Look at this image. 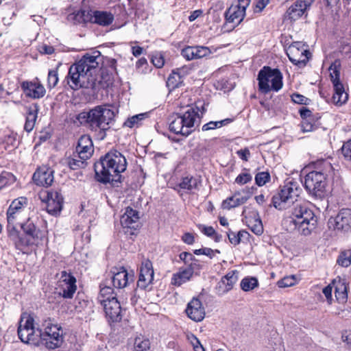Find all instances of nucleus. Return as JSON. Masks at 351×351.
<instances>
[{
  "instance_id": "nucleus-34",
  "label": "nucleus",
  "mask_w": 351,
  "mask_h": 351,
  "mask_svg": "<svg viewBox=\"0 0 351 351\" xmlns=\"http://www.w3.org/2000/svg\"><path fill=\"white\" fill-rule=\"evenodd\" d=\"M244 291H250L258 287V281L255 277L247 276L242 279L240 284Z\"/></svg>"
},
{
  "instance_id": "nucleus-53",
  "label": "nucleus",
  "mask_w": 351,
  "mask_h": 351,
  "mask_svg": "<svg viewBox=\"0 0 351 351\" xmlns=\"http://www.w3.org/2000/svg\"><path fill=\"white\" fill-rule=\"evenodd\" d=\"M191 263L186 267L188 269H190L191 274L193 275L195 272L199 271L202 269V265L199 264V261L193 257L191 259Z\"/></svg>"
},
{
  "instance_id": "nucleus-40",
  "label": "nucleus",
  "mask_w": 351,
  "mask_h": 351,
  "mask_svg": "<svg viewBox=\"0 0 351 351\" xmlns=\"http://www.w3.org/2000/svg\"><path fill=\"white\" fill-rule=\"evenodd\" d=\"M317 119L315 117L310 119H305L304 121H302L301 122V130L303 132H309L315 130L317 126Z\"/></svg>"
},
{
  "instance_id": "nucleus-27",
  "label": "nucleus",
  "mask_w": 351,
  "mask_h": 351,
  "mask_svg": "<svg viewBox=\"0 0 351 351\" xmlns=\"http://www.w3.org/2000/svg\"><path fill=\"white\" fill-rule=\"evenodd\" d=\"M193 274L190 269H188L186 267H180L178 272L173 274L171 284L179 287L190 280Z\"/></svg>"
},
{
  "instance_id": "nucleus-64",
  "label": "nucleus",
  "mask_w": 351,
  "mask_h": 351,
  "mask_svg": "<svg viewBox=\"0 0 351 351\" xmlns=\"http://www.w3.org/2000/svg\"><path fill=\"white\" fill-rule=\"evenodd\" d=\"M343 152L345 157L351 160V141L348 142L343 147Z\"/></svg>"
},
{
  "instance_id": "nucleus-56",
  "label": "nucleus",
  "mask_w": 351,
  "mask_h": 351,
  "mask_svg": "<svg viewBox=\"0 0 351 351\" xmlns=\"http://www.w3.org/2000/svg\"><path fill=\"white\" fill-rule=\"evenodd\" d=\"M23 230L25 232L27 236L30 237L32 239L34 238L36 235V227L33 223H28L27 228L23 225Z\"/></svg>"
},
{
  "instance_id": "nucleus-18",
  "label": "nucleus",
  "mask_w": 351,
  "mask_h": 351,
  "mask_svg": "<svg viewBox=\"0 0 351 351\" xmlns=\"http://www.w3.org/2000/svg\"><path fill=\"white\" fill-rule=\"evenodd\" d=\"M185 311L187 316L194 322H201L205 317L204 308L201 301L195 298L188 303Z\"/></svg>"
},
{
  "instance_id": "nucleus-20",
  "label": "nucleus",
  "mask_w": 351,
  "mask_h": 351,
  "mask_svg": "<svg viewBox=\"0 0 351 351\" xmlns=\"http://www.w3.org/2000/svg\"><path fill=\"white\" fill-rule=\"evenodd\" d=\"M238 280V272L236 270L230 271L219 282L217 290L219 295H222L230 291Z\"/></svg>"
},
{
  "instance_id": "nucleus-23",
  "label": "nucleus",
  "mask_w": 351,
  "mask_h": 351,
  "mask_svg": "<svg viewBox=\"0 0 351 351\" xmlns=\"http://www.w3.org/2000/svg\"><path fill=\"white\" fill-rule=\"evenodd\" d=\"M106 317L109 322H117L121 319V307L118 300L108 302L103 306Z\"/></svg>"
},
{
  "instance_id": "nucleus-42",
  "label": "nucleus",
  "mask_w": 351,
  "mask_h": 351,
  "mask_svg": "<svg viewBox=\"0 0 351 351\" xmlns=\"http://www.w3.org/2000/svg\"><path fill=\"white\" fill-rule=\"evenodd\" d=\"M248 227L256 235H261L263 232V226L259 218L250 221Z\"/></svg>"
},
{
  "instance_id": "nucleus-46",
  "label": "nucleus",
  "mask_w": 351,
  "mask_h": 351,
  "mask_svg": "<svg viewBox=\"0 0 351 351\" xmlns=\"http://www.w3.org/2000/svg\"><path fill=\"white\" fill-rule=\"evenodd\" d=\"M269 180L270 175L265 171L258 173L255 176L256 184L259 186L265 185Z\"/></svg>"
},
{
  "instance_id": "nucleus-61",
  "label": "nucleus",
  "mask_w": 351,
  "mask_h": 351,
  "mask_svg": "<svg viewBox=\"0 0 351 351\" xmlns=\"http://www.w3.org/2000/svg\"><path fill=\"white\" fill-rule=\"evenodd\" d=\"M269 0H258L256 3L254 12H261L269 3Z\"/></svg>"
},
{
  "instance_id": "nucleus-48",
  "label": "nucleus",
  "mask_w": 351,
  "mask_h": 351,
  "mask_svg": "<svg viewBox=\"0 0 351 351\" xmlns=\"http://www.w3.org/2000/svg\"><path fill=\"white\" fill-rule=\"evenodd\" d=\"M193 252L196 255H206L212 258L215 256V254H219L220 251L218 250H214L209 247H202L198 250H195Z\"/></svg>"
},
{
  "instance_id": "nucleus-63",
  "label": "nucleus",
  "mask_w": 351,
  "mask_h": 351,
  "mask_svg": "<svg viewBox=\"0 0 351 351\" xmlns=\"http://www.w3.org/2000/svg\"><path fill=\"white\" fill-rule=\"evenodd\" d=\"M342 340L351 349V331H346L342 335Z\"/></svg>"
},
{
  "instance_id": "nucleus-33",
  "label": "nucleus",
  "mask_w": 351,
  "mask_h": 351,
  "mask_svg": "<svg viewBox=\"0 0 351 351\" xmlns=\"http://www.w3.org/2000/svg\"><path fill=\"white\" fill-rule=\"evenodd\" d=\"M147 117V113H141L129 117L123 123V125L130 128H138L142 124V121Z\"/></svg>"
},
{
  "instance_id": "nucleus-26",
  "label": "nucleus",
  "mask_w": 351,
  "mask_h": 351,
  "mask_svg": "<svg viewBox=\"0 0 351 351\" xmlns=\"http://www.w3.org/2000/svg\"><path fill=\"white\" fill-rule=\"evenodd\" d=\"M334 94L332 97L335 105L341 106L346 104L348 99V94L345 91L342 84H336L333 85Z\"/></svg>"
},
{
  "instance_id": "nucleus-2",
  "label": "nucleus",
  "mask_w": 351,
  "mask_h": 351,
  "mask_svg": "<svg viewBox=\"0 0 351 351\" xmlns=\"http://www.w3.org/2000/svg\"><path fill=\"white\" fill-rule=\"evenodd\" d=\"M24 319L25 323L23 333L25 332L27 337L25 340L23 339V343L36 346L41 339L48 349L54 350L62 346L64 341L63 330L60 325L54 324L52 319L48 318L44 321V331L42 332L39 326L35 323L32 315L23 316Z\"/></svg>"
},
{
  "instance_id": "nucleus-54",
  "label": "nucleus",
  "mask_w": 351,
  "mask_h": 351,
  "mask_svg": "<svg viewBox=\"0 0 351 351\" xmlns=\"http://www.w3.org/2000/svg\"><path fill=\"white\" fill-rule=\"evenodd\" d=\"M199 230L208 237H213L216 234L215 229L212 226H206L204 225H199Z\"/></svg>"
},
{
  "instance_id": "nucleus-19",
  "label": "nucleus",
  "mask_w": 351,
  "mask_h": 351,
  "mask_svg": "<svg viewBox=\"0 0 351 351\" xmlns=\"http://www.w3.org/2000/svg\"><path fill=\"white\" fill-rule=\"evenodd\" d=\"M93 153V142L89 136H82L76 147L77 156L82 160H88Z\"/></svg>"
},
{
  "instance_id": "nucleus-50",
  "label": "nucleus",
  "mask_w": 351,
  "mask_h": 351,
  "mask_svg": "<svg viewBox=\"0 0 351 351\" xmlns=\"http://www.w3.org/2000/svg\"><path fill=\"white\" fill-rule=\"evenodd\" d=\"M15 180L14 176L8 172H3L0 175V189L7 185L9 182H12Z\"/></svg>"
},
{
  "instance_id": "nucleus-3",
  "label": "nucleus",
  "mask_w": 351,
  "mask_h": 351,
  "mask_svg": "<svg viewBox=\"0 0 351 351\" xmlns=\"http://www.w3.org/2000/svg\"><path fill=\"white\" fill-rule=\"evenodd\" d=\"M103 56L99 51L86 53L72 64L66 76L67 83L73 90L81 88H93L95 85V75L98 71Z\"/></svg>"
},
{
  "instance_id": "nucleus-43",
  "label": "nucleus",
  "mask_w": 351,
  "mask_h": 351,
  "mask_svg": "<svg viewBox=\"0 0 351 351\" xmlns=\"http://www.w3.org/2000/svg\"><path fill=\"white\" fill-rule=\"evenodd\" d=\"M337 263L345 267L350 266L351 265V251L342 252L337 258Z\"/></svg>"
},
{
  "instance_id": "nucleus-5",
  "label": "nucleus",
  "mask_w": 351,
  "mask_h": 351,
  "mask_svg": "<svg viewBox=\"0 0 351 351\" xmlns=\"http://www.w3.org/2000/svg\"><path fill=\"white\" fill-rule=\"evenodd\" d=\"M114 112L108 106H97L88 112H82L77 119L82 125H86L92 131L99 132L98 138L101 140L106 137V131L113 122Z\"/></svg>"
},
{
  "instance_id": "nucleus-37",
  "label": "nucleus",
  "mask_w": 351,
  "mask_h": 351,
  "mask_svg": "<svg viewBox=\"0 0 351 351\" xmlns=\"http://www.w3.org/2000/svg\"><path fill=\"white\" fill-rule=\"evenodd\" d=\"M233 121L232 119L227 118L221 121H210L202 126L203 131H208L216 128H220Z\"/></svg>"
},
{
  "instance_id": "nucleus-49",
  "label": "nucleus",
  "mask_w": 351,
  "mask_h": 351,
  "mask_svg": "<svg viewBox=\"0 0 351 351\" xmlns=\"http://www.w3.org/2000/svg\"><path fill=\"white\" fill-rule=\"evenodd\" d=\"M296 282V278L294 276H290L283 278L278 282L279 287L285 288L294 285Z\"/></svg>"
},
{
  "instance_id": "nucleus-6",
  "label": "nucleus",
  "mask_w": 351,
  "mask_h": 351,
  "mask_svg": "<svg viewBox=\"0 0 351 351\" xmlns=\"http://www.w3.org/2000/svg\"><path fill=\"white\" fill-rule=\"evenodd\" d=\"M333 172L332 165L327 160L319 161L317 169L307 173L304 178V188L312 197L322 199L328 193L327 178Z\"/></svg>"
},
{
  "instance_id": "nucleus-8",
  "label": "nucleus",
  "mask_w": 351,
  "mask_h": 351,
  "mask_svg": "<svg viewBox=\"0 0 351 351\" xmlns=\"http://www.w3.org/2000/svg\"><path fill=\"white\" fill-rule=\"evenodd\" d=\"M7 230L9 238L19 250H22V197L14 199L7 210Z\"/></svg>"
},
{
  "instance_id": "nucleus-52",
  "label": "nucleus",
  "mask_w": 351,
  "mask_h": 351,
  "mask_svg": "<svg viewBox=\"0 0 351 351\" xmlns=\"http://www.w3.org/2000/svg\"><path fill=\"white\" fill-rule=\"evenodd\" d=\"M193 46H187L182 49L181 55L186 60H194V53H193Z\"/></svg>"
},
{
  "instance_id": "nucleus-59",
  "label": "nucleus",
  "mask_w": 351,
  "mask_h": 351,
  "mask_svg": "<svg viewBox=\"0 0 351 351\" xmlns=\"http://www.w3.org/2000/svg\"><path fill=\"white\" fill-rule=\"evenodd\" d=\"M237 154L243 160L247 161L250 156V152L247 148H245L238 150Z\"/></svg>"
},
{
  "instance_id": "nucleus-31",
  "label": "nucleus",
  "mask_w": 351,
  "mask_h": 351,
  "mask_svg": "<svg viewBox=\"0 0 351 351\" xmlns=\"http://www.w3.org/2000/svg\"><path fill=\"white\" fill-rule=\"evenodd\" d=\"M246 201V197H237L236 195H233L223 200L221 206L223 209L230 210L244 204Z\"/></svg>"
},
{
  "instance_id": "nucleus-11",
  "label": "nucleus",
  "mask_w": 351,
  "mask_h": 351,
  "mask_svg": "<svg viewBox=\"0 0 351 351\" xmlns=\"http://www.w3.org/2000/svg\"><path fill=\"white\" fill-rule=\"evenodd\" d=\"M289 60L295 65L304 66L308 62L310 52L302 42H293L286 49Z\"/></svg>"
},
{
  "instance_id": "nucleus-14",
  "label": "nucleus",
  "mask_w": 351,
  "mask_h": 351,
  "mask_svg": "<svg viewBox=\"0 0 351 351\" xmlns=\"http://www.w3.org/2000/svg\"><path fill=\"white\" fill-rule=\"evenodd\" d=\"M154 271L152 262L145 259L141 262L137 287L141 289H147L154 280Z\"/></svg>"
},
{
  "instance_id": "nucleus-45",
  "label": "nucleus",
  "mask_w": 351,
  "mask_h": 351,
  "mask_svg": "<svg viewBox=\"0 0 351 351\" xmlns=\"http://www.w3.org/2000/svg\"><path fill=\"white\" fill-rule=\"evenodd\" d=\"M58 82V74L57 70H50L47 77V86L49 88H54Z\"/></svg>"
},
{
  "instance_id": "nucleus-55",
  "label": "nucleus",
  "mask_w": 351,
  "mask_h": 351,
  "mask_svg": "<svg viewBox=\"0 0 351 351\" xmlns=\"http://www.w3.org/2000/svg\"><path fill=\"white\" fill-rule=\"evenodd\" d=\"M291 99L292 101L298 104H306L308 101V98L304 97V95L294 93L291 95Z\"/></svg>"
},
{
  "instance_id": "nucleus-39",
  "label": "nucleus",
  "mask_w": 351,
  "mask_h": 351,
  "mask_svg": "<svg viewBox=\"0 0 351 351\" xmlns=\"http://www.w3.org/2000/svg\"><path fill=\"white\" fill-rule=\"evenodd\" d=\"M37 118V109L30 110L26 116L24 129L30 132L33 130Z\"/></svg>"
},
{
  "instance_id": "nucleus-21",
  "label": "nucleus",
  "mask_w": 351,
  "mask_h": 351,
  "mask_svg": "<svg viewBox=\"0 0 351 351\" xmlns=\"http://www.w3.org/2000/svg\"><path fill=\"white\" fill-rule=\"evenodd\" d=\"M53 178V171L45 167L38 169L32 177L36 184L43 186H50Z\"/></svg>"
},
{
  "instance_id": "nucleus-7",
  "label": "nucleus",
  "mask_w": 351,
  "mask_h": 351,
  "mask_svg": "<svg viewBox=\"0 0 351 351\" xmlns=\"http://www.w3.org/2000/svg\"><path fill=\"white\" fill-rule=\"evenodd\" d=\"M197 107L189 106L183 114H176L170 118L169 130L176 134L188 136L199 124V116Z\"/></svg>"
},
{
  "instance_id": "nucleus-4",
  "label": "nucleus",
  "mask_w": 351,
  "mask_h": 351,
  "mask_svg": "<svg viewBox=\"0 0 351 351\" xmlns=\"http://www.w3.org/2000/svg\"><path fill=\"white\" fill-rule=\"evenodd\" d=\"M126 167L125 156L117 150L110 151L95 164L97 180L102 183H119L121 182V173L125 171Z\"/></svg>"
},
{
  "instance_id": "nucleus-28",
  "label": "nucleus",
  "mask_w": 351,
  "mask_h": 351,
  "mask_svg": "<svg viewBox=\"0 0 351 351\" xmlns=\"http://www.w3.org/2000/svg\"><path fill=\"white\" fill-rule=\"evenodd\" d=\"M184 68L173 71L167 80V86L170 90L178 88L183 82Z\"/></svg>"
},
{
  "instance_id": "nucleus-47",
  "label": "nucleus",
  "mask_w": 351,
  "mask_h": 351,
  "mask_svg": "<svg viewBox=\"0 0 351 351\" xmlns=\"http://www.w3.org/2000/svg\"><path fill=\"white\" fill-rule=\"evenodd\" d=\"M252 180V175L245 169V171L240 173L235 179V182L240 185H243L251 182Z\"/></svg>"
},
{
  "instance_id": "nucleus-44",
  "label": "nucleus",
  "mask_w": 351,
  "mask_h": 351,
  "mask_svg": "<svg viewBox=\"0 0 351 351\" xmlns=\"http://www.w3.org/2000/svg\"><path fill=\"white\" fill-rule=\"evenodd\" d=\"M69 17L72 18L77 23H86L89 21V13L86 11H78L77 12L70 15Z\"/></svg>"
},
{
  "instance_id": "nucleus-60",
  "label": "nucleus",
  "mask_w": 351,
  "mask_h": 351,
  "mask_svg": "<svg viewBox=\"0 0 351 351\" xmlns=\"http://www.w3.org/2000/svg\"><path fill=\"white\" fill-rule=\"evenodd\" d=\"M190 339H191V342L193 346V348L195 351H199V350H202V351H204L203 346L200 343V341L195 335H191V337Z\"/></svg>"
},
{
  "instance_id": "nucleus-1",
  "label": "nucleus",
  "mask_w": 351,
  "mask_h": 351,
  "mask_svg": "<svg viewBox=\"0 0 351 351\" xmlns=\"http://www.w3.org/2000/svg\"><path fill=\"white\" fill-rule=\"evenodd\" d=\"M300 189L297 182H287L273 196L272 204L278 210L288 208L282 225L289 232L298 231L303 235H309L317 226V218L313 211L301 204H294L298 200Z\"/></svg>"
},
{
  "instance_id": "nucleus-17",
  "label": "nucleus",
  "mask_w": 351,
  "mask_h": 351,
  "mask_svg": "<svg viewBox=\"0 0 351 351\" xmlns=\"http://www.w3.org/2000/svg\"><path fill=\"white\" fill-rule=\"evenodd\" d=\"M46 90L38 78L33 81L23 82V93L32 99H40L44 97Z\"/></svg>"
},
{
  "instance_id": "nucleus-15",
  "label": "nucleus",
  "mask_w": 351,
  "mask_h": 351,
  "mask_svg": "<svg viewBox=\"0 0 351 351\" xmlns=\"http://www.w3.org/2000/svg\"><path fill=\"white\" fill-rule=\"evenodd\" d=\"M314 0H298L294 4L289 8L285 13V19L291 21L299 19L306 14Z\"/></svg>"
},
{
  "instance_id": "nucleus-58",
  "label": "nucleus",
  "mask_w": 351,
  "mask_h": 351,
  "mask_svg": "<svg viewBox=\"0 0 351 351\" xmlns=\"http://www.w3.org/2000/svg\"><path fill=\"white\" fill-rule=\"evenodd\" d=\"M332 287L331 285H328V286L325 287L323 289V293L326 298V300L329 304H331L332 298Z\"/></svg>"
},
{
  "instance_id": "nucleus-12",
  "label": "nucleus",
  "mask_w": 351,
  "mask_h": 351,
  "mask_svg": "<svg viewBox=\"0 0 351 351\" xmlns=\"http://www.w3.org/2000/svg\"><path fill=\"white\" fill-rule=\"evenodd\" d=\"M43 201L46 203L47 213L52 215L60 213L62 208L63 197L57 191H46L43 193Z\"/></svg>"
},
{
  "instance_id": "nucleus-16",
  "label": "nucleus",
  "mask_w": 351,
  "mask_h": 351,
  "mask_svg": "<svg viewBox=\"0 0 351 351\" xmlns=\"http://www.w3.org/2000/svg\"><path fill=\"white\" fill-rule=\"evenodd\" d=\"M247 7L242 5L241 1L237 0V3L232 5L226 12V21L232 23V27L239 25L243 20Z\"/></svg>"
},
{
  "instance_id": "nucleus-29",
  "label": "nucleus",
  "mask_w": 351,
  "mask_h": 351,
  "mask_svg": "<svg viewBox=\"0 0 351 351\" xmlns=\"http://www.w3.org/2000/svg\"><path fill=\"white\" fill-rule=\"evenodd\" d=\"M98 302L102 306H105V304H108V302L114 300H118L117 298V294L114 292L112 287L105 286L100 289L99 293L97 297Z\"/></svg>"
},
{
  "instance_id": "nucleus-57",
  "label": "nucleus",
  "mask_w": 351,
  "mask_h": 351,
  "mask_svg": "<svg viewBox=\"0 0 351 351\" xmlns=\"http://www.w3.org/2000/svg\"><path fill=\"white\" fill-rule=\"evenodd\" d=\"M300 114L302 119V121H304L305 119H310L315 117L312 112L304 107L300 110Z\"/></svg>"
},
{
  "instance_id": "nucleus-32",
  "label": "nucleus",
  "mask_w": 351,
  "mask_h": 351,
  "mask_svg": "<svg viewBox=\"0 0 351 351\" xmlns=\"http://www.w3.org/2000/svg\"><path fill=\"white\" fill-rule=\"evenodd\" d=\"M198 182L197 179L188 176L182 178L178 186L184 190L192 191L197 188Z\"/></svg>"
},
{
  "instance_id": "nucleus-36",
  "label": "nucleus",
  "mask_w": 351,
  "mask_h": 351,
  "mask_svg": "<svg viewBox=\"0 0 351 351\" xmlns=\"http://www.w3.org/2000/svg\"><path fill=\"white\" fill-rule=\"evenodd\" d=\"M66 163L70 169L76 170L85 167L86 160L80 158L77 156V154L74 153L71 157L66 159Z\"/></svg>"
},
{
  "instance_id": "nucleus-22",
  "label": "nucleus",
  "mask_w": 351,
  "mask_h": 351,
  "mask_svg": "<svg viewBox=\"0 0 351 351\" xmlns=\"http://www.w3.org/2000/svg\"><path fill=\"white\" fill-rule=\"evenodd\" d=\"M139 213L137 210L128 207L121 217V224L124 228L136 230L139 225Z\"/></svg>"
},
{
  "instance_id": "nucleus-30",
  "label": "nucleus",
  "mask_w": 351,
  "mask_h": 351,
  "mask_svg": "<svg viewBox=\"0 0 351 351\" xmlns=\"http://www.w3.org/2000/svg\"><path fill=\"white\" fill-rule=\"evenodd\" d=\"M332 284L335 286V297L339 302H345L348 298L347 294V287L344 280L339 278L338 280L335 279L332 281Z\"/></svg>"
},
{
  "instance_id": "nucleus-62",
  "label": "nucleus",
  "mask_w": 351,
  "mask_h": 351,
  "mask_svg": "<svg viewBox=\"0 0 351 351\" xmlns=\"http://www.w3.org/2000/svg\"><path fill=\"white\" fill-rule=\"evenodd\" d=\"M228 237L230 242L234 245H237L240 243L239 237L238 234H235L231 230L228 232Z\"/></svg>"
},
{
  "instance_id": "nucleus-25",
  "label": "nucleus",
  "mask_w": 351,
  "mask_h": 351,
  "mask_svg": "<svg viewBox=\"0 0 351 351\" xmlns=\"http://www.w3.org/2000/svg\"><path fill=\"white\" fill-rule=\"evenodd\" d=\"M112 277V282L114 287L122 289L128 283V273L124 267L115 268Z\"/></svg>"
},
{
  "instance_id": "nucleus-13",
  "label": "nucleus",
  "mask_w": 351,
  "mask_h": 351,
  "mask_svg": "<svg viewBox=\"0 0 351 351\" xmlns=\"http://www.w3.org/2000/svg\"><path fill=\"white\" fill-rule=\"evenodd\" d=\"M351 225V210H341L335 217H330L328 221L330 229L341 231H348Z\"/></svg>"
},
{
  "instance_id": "nucleus-9",
  "label": "nucleus",
  "mask_w": 351,
  "mask_h": 351,
  "mask_svg": "<svg viewBox=\"0 0 351 351\" xmlns=\"http://www.w3.org/2000/svg\"><path fill=\"white\" fill-rule=\"evenodd\" d=\"M282 78L279 69L264 66L258 74V89L264 94L270 91L278 92L282 88Z\"/></svg>"
},
{
  "instance_id": "nucleus-35",
  "label": "nucleus",
  "mask_w": 351,
  "mask_h": 351,
  "mask_svg": "<svg viewBox=\"0 0 351 351\" xmlns=\"http://www.w3.org/2000/svg\"><path fill=\"white\" fill-rule=\"evenodd\" d=\"M150 343L148 339L143 337H136L134 341V344L130 351H148Z\"/></svg>"
},
{
  "instance_id": "nucleus-41",
  "label": "nucleus",
  "mask_w": 351,
  "mask_h": 351,
  "mask_svg": "<svg viewBox=\"0 0 351 351\" xmlns=\"http://www.w3.org/2000/svg\"><path fill=\"white\" fill-rule=\"evenodd\" d=\"M193 56L194 59H199L208 56L211 53L210 49L204 46H193Z\"/></svg>"
},
{
  "instance_id": "nucleus-24",
  "label": "nucleus",
  "mask_w": 351,
  "mask_h": 351,
  "mask_svg": "<svg viewBox=\"0 0 351 351\" xmlns=\"http://www.w3.org/2000/svg\"><path fill=\"white\" fill-rule=\"evenodd\" d=\"M114 19V15L111 12L96 10L90 15L89 21L101 26H108L113 22Z\"/></svg>"
},
{
  "instance_id": "nucleus-51",
  "label": "nucleus",
  "mask_w": 351,
  "mask_h": 351,
  "mask_svg": "<svg viewBox=\"0 0 351 351\" xmlns=\"http://www.w3.org/2000/svg\"><path fill=\"white\" fill-rule=\"evenodd\" d=\"M153 64L157 68H161L165 64V58L161 53H156L152 58Z\"/></svg>"
},
{
  "instance_id": "nucleus-38",
  "label": "nucleus",
  "mask_w": 351,
  "mask_h": 351,
  "mask_svg": "<svg viewBox=\"0 0 351 351\" xmlns=\"http://www.w3.org/2000/svg\"><path fill=\"white\" fill-rule=\"evenodd\" d=\"M340 64L339 62L335 61L329 67L330 77L332 84H341L340 82Z\"/></svg>"
},
{
  "instance_id": "nucleus-10",
  "label": "nucleus",
  "mask_w": 351,
  "mask_h": 351,
  "mask_svg": "<svg viewBox=\"0 0 351 351\" xmlns=\"http://www.w3.org/2000/svg\"><path fill=\"white\" fill-rule=\"evenodd\" d=\"M56 289L57 293L63 298H73L77 290L76 278L71 274L62 271Z\"/></svg>"
}]
</instances>
